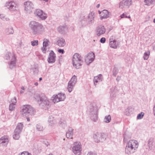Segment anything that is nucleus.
Segmentation results:
<instances>
[{
	"label": "nucleus",
	"instance_id": "obj_43",
	"mask_svg": "<svg viewBox=\"0 0 155 155\" xmlns=\"http://www.w3.org/2000/svg\"><path fill=\"white\" fill-rule=\"evenodd\" d=\"M49 43V41L46 39H45L44 40L43 42V46H45V47L48 45V43Z\"/></svg>",
	"mask_w": 155,
	"mask_h": 155
},
{
	"label": "nucleus",
	"instance_id": "obj_41",
	"mask_svg": "<svg viewBox=\"0 0 155 155\" xmlns=\"http://www.w3.org/2000/svg\"><path fill=\"white\" fill-rule=\"evenodd\" d=\"M0 18L5 21H8L9 20L8 18L6 17L3 14H0Z\"/></svg>",
	"mask_w": 155,
	"mask_h": 155
},
{
	"label": "nucleus",
	"instance_id": "obj_40",
	"mask_svg": "<svg viewBox=\"0 0 155 155\" xmlns=\"http://www.w3.org/2000/svg\"><path fill=\"white\" fill-rule=\"evenodd\" d=\"M14 54H12L10 52H8L5 54L4 58L6 60H9L10 59L11 57V56H12V55H13ZM12 57H11V58Z\"/></svg>",
	"mask_w": 155,
	"mask_h": 155
},
{
	"label": "nucleus",
	"instance_id": "obj_2",
	"mask_svg": "<svg viewBox=\"0 0 155 155\" xmlns=\"http://www.w3.org/2000/svg\"><path fill=\"white\" fill-rule=\"evenodd\" d=\"M138 143L135 140H130L127 143L125 149V153L127 154L133 153L135 152L136 150L138 148Z\"/></svg>",
	"mask_w": 155,
	"mask_h": 155
},
{
	"label": "nucleus",
	"instance_id": "obj_59",
	"mask_svg": "<svg viewBox=\"0 0 155 155\" xmlns=\"http://www.w3.org/2000/svg\"><path fill=\"white\" fill-rule=\"evenodd\" d=\"M27 120L28 121H29L30 120V119L29 118L27 117Z\"/></svg>",
	"mask_w": 155,
	"mask_h": 155
},
{
	"label": "nucleus",
	"instance_id": "obj_19",
	"mask_svg": "<svg viewBox=\"0 0 155 155\" xmlns=\"http://www.w3.org/2000/svg\"><path fill=\"white\" fill-rule=\"evenodd\" d=\"M110 13L107 10L104 9L102 11V13L100 15V18L101 20L106 19L109 17Z\"/></svg>",
	"mask_w": 155,
	"mask_h": 155
},
{
	"label": "nucleus",
	"instance_id": "obj_63",
	"mask_svg": "<svg viewBox=\"0 0 155 155\" xmlns=\"http://www.w3.org/2000/svg\"><path fill=\"white\" fill-rule=\"evenodd\" d=\"M23 93H24L23 91H20V93H21V94Z\"/></svg>",
	"mask_w": 155,
	"mask_h": 155
},
{
	"label": "nucleus",
	"instance_id": "obj_33",
	"mask_svg": "<svg viewBox=\"0 0 155 155\" xmlns=\"http://www.w3.org/2000/svg\"><path fill=\"white\" fill-rule=\"evenodd\" d=\"M36 130L38 131H43L44 130L43 127L40 124H37L35 126Z\"/></svg>",
	"mask_w": 155,
	"mask_h": 155
},
{
	"label": "nucleus",
	"instance_id": "obj_5",
	"mask_svg": "<svg viewBox=\"0 0 155 155\" xmlns=\"http://www.w3.org/2000/svg\"><path fill=\"white\" fill-rule=\"evenodd\" d=\"M35 110L34 108L30 105H25L22 108L21 113L23 116L32 115L34 113Z\"/></svg>",
	"mask_w": 155,
	"mask_h": 155
},
{
	"label": "nucleus",
	"instance_id": "obj_38",
	"mask_svg": "<svg viewBox=\"0 0 155 155\" xmlns=\"http://www.w3.org/2000/svg\"><path fill=\"white\" fill-rule=\"evenodd\" d=\"M111 117L110 115H107L105 116L104 120V121L106 123H108L110 121Z\"/></svg>",
	"mask_w": 155,
	"mask_h": 155
},
{
	"label": "nucleus",
	"instance_id": "obj_47",
	"mask_svg": "<svg viewBox=\"0 0 155 155\" xmlns=\"http://www.w3.org/2000/svg\"><path fill=\"white\" fill-rule=\"evenodd\" d=\"M115 97V92L114 91H111L110 92V97L112 99H113Z\"/></svg>",
	"mask_w": 155,
	"mask_h": 155
},
{
	"label": "nucleus",
	"instance_id": "obj_55",
	"mask_svg": "<svg viewBox=\"0 0 155 155\" xmlns=\"http://www.w3.org/2000/svg\"><path fill=\"white\" fill-rule=\"evenodd\" d=\"M153 112L155 116V102L154 105L153 107Z\"/></svg>",
	"mask_w": 155,
	"mask_h": 155
},
{
	"label": "nucleus",
	"instance_id": "obj_15",
	"mask_svg": "<svg viewBox=\"0 0 155 155\" xmlns=\"http://www.w3.org/2000/svg\"><path fill=\"white\" fill-rule=\"evenodd\" d=\"M105 32L106 29L103 25H99L96 28V34L98 36H100L104 34Z\"/></svg>",
	"mask_w": 155,
	"mask_h": 155
},
{
	"label": "nucleus",
	"instance_id": "obj_26",
	"mask_svg": "<svg viewBox=\"0 0 155 155\" xmlns=\"http://www.w3.org/2000/svg\"><path fill=\"white\" fill-rule=\"evenodd\" d=\"M148 148H147L149 150H151L153 148V138H150L149 139L148 141Z\"/></svg>",
	"mask_w": 155,
	"mask_h": 155
},
{
	"label": "nucleus",
	"instance_id": "obj_14",
	"mask_svg": "<svg viewBox=\"0 0 155 155\" xmlns=\"http://www.w3.org/2000/svg\"><path fill=\"white\" fill-rule=\"evenodd\" d=\"M95 16V13L93 11L91 12L88 14L87 16L88 25H92L94 24Z\"/></svg>",
	"mask_w": 155,
	"mask_h": 155
},
{
	"label": "nucleus",
	"instance_id": "obj_51",
	"mask_svg": "<svg viewBox=\"0 0 155 155\" xmlns=\"http://www.w3.org/2000/svg\"><path fill=\"white\" fill-rule=\"evenodd\" d=\"M87 155H97V154L96 153L91 151L88 153Z\"/></svg>",
	"mask_w": 155,
	"mask_h": 155
},
{
	"label": "nucleus",
	"instance_id": "obj_62",
	"mask_svg": "<svg viewBox=\"0 0 155 155\" xmlns=\"http://www.w3.org/2000/svg\"><path fill=\"white\" fill-rule=\"evenodd\" d=\"M42 79V78H39V81H41V80Z\"/></svg>",
	"mask_w": 155,
	"mask_h": 155
},
{
	"label": "nucleus",
	"instance_id": "obj_17",
	"mask_svg": "<svg viewBox=\"0 0 155 155\" xmlns=\"http://www.w3.org/2000/svg\"><path fill=\"white\" fill-rule=\"evenodd\" d=\"M25 10L27 12L31 11L33 8V5L32 3L30 1H27L24 3Z\"/></svg>",
	"mask_w": 155,
	"mask_h": 155
},
{
	"label": "nucleus",
	"instance_id": "obj_64",
	"mask_svg": "<svg viewBox=\"0 0 155 155\" xmlns=\"http://www.w3.org/2000/svg\"><path fill=\"white\" fill-rule=\"evenodd\" d=\"M127 18H130V15H129V16H127Z\"/></svg>",
	"mask_w": 155,
	"mask_h": 155
},
{
	"label": "nucleus",
	"instance_id": "obj_21",
	"mask_svg": "<svg viewBox=\"0 0 155 155\" xmlns=\"http://www.w3.org/2000/svg\"><path fill=\"white\" fill-rule=\"evenodd\" d=\"M56 44L59 47H64L66 45L65 40L62 38H58L57 40Z\"/></svg>",
	"mask_w": 155,
	"mask_h": 155
},
{
	"label": "nucleus",
	"instance_id": "obj_58",
	"mask_svg": "<svg viewBox=\"0 0 155 155\" xmlns=\"http://www.w3.org/2000/svg\"><path fill=\"white\" fill-rule=\"evenodd\" d=\"M102 12H101L100 11H98V12H99V14H100V15L102 13Z\"/></svg>",
	"mask_w": 155,
	"mask_h": 155
},
{
	"label": "nucleus",
	"instance_id": "obj_7",
	"mask_svg": "<svg viewBox=\"0 0 155 155\" xmlns=\"http://www.w3.org/2000/svg\"><path fill=\"white\" fill-rule=\"evenodd\" d=\"M72 151L75 155H81L82 151L81 143L79 141L74 142L72 145Z\"/></svg>",
	"mask_w": 155,
	"mask_h": 155
},
{
	"label": "nucleus",
	"instance_id": "obj_49",
	"mask_svg": "<svg viewBox=\"0 0 155 155\" xmlns=\"http://www.w3.org/2000/svg\"><path fill=\"white\" fill-rule=\"evenodd\" d=\"M126 114L128 116L130 115V109L129 108H127L126 109Z\"/></svg>",
	"mask_w": 155,
	"mask_h": 155
},
{
	"label": "nucleus",
	"instance_id": "obj_39",
	"mask_svg": "<svg viewBox=\"0 0 155 155\" xmlns=\"http://www.w3.org/2000/svg\"><path fill=\"white\" fill-rule=\"evenodd\" d=\"M150 52L149 51L144 53L143 57L144 60H147L149 58L150 55Z\"/></svg>",
	"mask_w": 155,
	"mask_h": 155
},
{
	"label": "nucleus",
	"instance_id": "obj_27",
	"mask_svg": "<svg viewBox=\"0 0 155 155\" xmlns=\"http://www.w3.org/2000/svg\"><path fill=\"white\" fill-rule=\"evenodd\" d=\"M58 124L60 127L63 128H65L67 126L66 121L64 119H61Z\"/></svg>",
	"mask_w": 155,
	"mask_h": 155
},
{
	"label": "nucleus",
	"instance_id": "obj_22",
	"mask_svg": "<svg viewBox=\"0 0 155 155\" xmlns=\"http://www.w3.org/2000/svg\"><path fill=\"white\" fill-rule=\"evenodd\" d=\"M103 79L102 75L101 74H99L98 76L94 77V84L95 86L97 84L101 82Z\"/></svg>",
	"mask_w": 155,
	"mask_h": 155
},
{
	"label": "nucleus",
	"instance_id": "obj_36",
	"mask_svg": "<svg viewBox=\"0 0 155 155\" xmlns=\"http://www.w3.org/2000/svg\"><path fill=\"white\" fill-rule=\"evenodd\" d=\"M130 137L128 135L127 133H125L124 134V142H127L128 140L130 139Z\"/></svg>",
	"mask_w": 155,
	"mask_h": 155
},
{
	"label": "nucleus",
	"instance_id": "obj_34",
	"mask_svg": "<svg viewBox=\"0 0 155 155\" xmlns=\"http://www.w3.org/2000/svg\"><path fill=\"white\" fill-rule=\"evenodd\" d=\"M77 81V78L74 75L71 78L69 82L72 83L75 85Z\"/></svg>",
	"mask_w": 155,
	"mask_h": 155
},
{
	"label": "nucleus",
	"instance_id": "obj_4",
	"mask_svg": "<svg viewBox=\"0 0 155 155\" xmlns=\"http://www.w3.org/2000/svg\"><path fill=\"white\" fill-rule=\"evenodd\" d=\"M37 99L39 104L40 107L43 108H48L50 105V102L49 99L45 96H37Z\"/></svg>",
	"mask_w": 155,
	"mask_h": 155
},
{
	"label": "nucleus",
	"instance_id": "obj_45",
	"mask_svg": "<svg viewBox=\"0 0 155 155\" xmlns=\"http://www.w3.org/2000/svg\"><path fill=\"white\" fill-rule=\"evenodd\" d=\"M31 43L32 45L34 46L38 45V41L37 40H34L33 41H31Z\"/></svg>",
	"mask_w": 155,
	"mask_h": 155
},
{
	"label": "nucleus",
	"instance_id": "obj_20",
	"mask_svg": "<svg viewBox=\"0 0 155 155\" xmlns=\"http://www.w3.org/2000/svg\"><path fill=\"white\" fill-rule=\"evenodd\" d=\"M110 47L113 48H116L119 45V42L115 40L110 38L109 40Z\"/></svg>",
	"mask_w": 155,
	"mask_h": 155
},
{
	"label": "nucleus",
	"instance_id": "obj_25",
	"mask_svg": "<svg viewBox=\"0 0 155 155\" xmlns=\"http://www.w3.org/2000/svg\"><path fill=\"white\" fill-rule=\"evenodd\" d=\"M48 122L49 125L51 126H53L56 123L54 118L52 116H51L49 117Z\"/></svg>",
	"mask_w": 155,
	"mask_h": 155
},
{
	"label": "nucleus",
	"instance_id": "obj_30",
	"mask_svg": "<svg viewBox=\"0 0 155 155\" xmlns=\"http://www.w3.org/2000/svg\"><path fill=\"white\" fill-rule=\"evenodd\" d=\"M21 132L15 130L13 137L15 140H18L20 137V134Z\"/></svg>",
	"mask_w": 155,
	"mask_h": 155
},
{
	"label": "nucleus",
	"instance_id": "obj_48",
	"mask_svg": "<svg viewBox=\"0 0 155 155\" xmlns=\"http://www.w3.org/2000/svg\"><path fill=\"white\" fill-rule=\"evenodd\" d=\"M127 14L126 13H123L122 15H120V17L121 18H127Z\"/></svg>",
	"mask_w": 155,
	"mask_h": 155
},
{
	"label": "nucleus",
	"instance_id": "obj_8",
	"mask_svg": "<svg viewBox=\"0 0 155 155\" xmlns=\"http://www.w3.org/2000/svg\"><path fill=\"white\" fill-rule=\"evenodd\" d=\"M93 138L95 142H102L106 140V136L104 134L97 132L94 134Z\"/></svg>",
	"mask_w": 155,
	"mask_h": 155
},
{
	"label": "nucleus",
	"instance_id": "obj_10",
	"mask_svg": "<svg viewBox=\"0 0 155 155\" xmlns=\"http://www.w3.org/2000/svg\"><path fill=\"white\" fill-rule=\"evenodd\" d=\"M5 7L7 8L10 11H14L17 10V5L16 3L13 1L6 2L5 5Z\"/></svg>",
	"mask_w": 155,
	"mask_h": 155
},
{
	"label": "nucleus",
	"instance_id": "obj_37",
	"mask_svg": "<svg viewBox=\"0 0 155 155\" xmlns=\"http://www.w3.org/2000/svg\"><path fill=\"white\" fill-rule=\"evenodd\" d=\"M80 23L82 26H85L88 25L87 21L86 18H84L80 22Z\"/></svg>",
	"mask_w": 155,
	"mask_h": 155
},
{
	"label": "nucleus",
	"instance_id": "obj_44",
	"mask_svg": "<svg viewBox=\"0 0 155 155\" xmlns=\"http://www.w3.org/2000/svg\"><path fill=\"white\" fill-rule=\"evenodd\" d=\"M144 115V113L143 112H141V113L138 114L137 117V118L138 119H141L143 118Z\"/></svg>",
	"mask_w": 155,
	"mask_h": 155
},
{
	"label": "nucleus",
	"instance_id": "obj_42",
	"mask_svg": "<svg viewBox=\"0 0 155 155\" xmlns=\"http://www.w3.org/2000/svg\"><path fill=\"white\" fill-rule=\"evenodd\" d=\"M118 72V69L116 67H114L112 71L113 76L116 77Z\"/></svg>",
	"mask_w": 155,
	"mask_h": 155
},
{
	"label": "nucleus",
	"instance_id": "obj_12",
	"mask_svg": "<svg viewBox=\"0 0 155 155\" xmlns=\"http://www.w3.org/2000/svg\"><path fill=\"white\" fill-rule=\"evenodd\" d=\"M95 55L92 52H90L85 57V62L87 65H88L93 61Z\"/></svg>",
	"mask_w": 155,
	"mask_h": 155
},
{
	"label": "nucleus",
	"instance_id": "obj_24",
	"mask_svg": "<svg viewBox=\"0 0 155 155\" xmlns=\"http://www.w3.org/2000/svg\"><path fill=\"white\" fill-rule=\"evenodd\" d=\"M16 102V99L15 97L11 100L10 104L9 105V110H10L11 111L14 110L15 108V105Z\"/></svg>",
	"mask_w": 155,
	"mask_h": 155
},
{
	"label": "nucleus",
	"instance_id": "obj_9",
	"mask_svg": "<svg viewBox=\"0 0 155 155\" xmlns=\"http://www.w3.org/2000/svg\"><path fill=\"white\" fill-rule=\"evenodd\" d=\"M65 98V96L64 94L60 93L56 95H54L52 97L51 100L53 102L55 103L60 101H63Z\"/></svg>",
	"mask_w": 155,
	"mask_h": 155
},
{
	"label": "nucleus",
	"instance_id": "obj_11",
	"mask_svg": "<svg viewBox=\"0 0 155 155\" xmlns=\"http://www.w3.org/2000/svg\"><path fill=\"white\" fill-rule=\"evenodd\" d=\"M132 3V0H122L119 3V7L121 8H128Z\"/></svg>",
	"mask_w": 155,
	"mask_h": 155
},
{
	"label": "nucleus",
	"instance_id": "obj_23",
	"mask_svg": "<svg viewBox=\"0 0 155 155\" xmlns=\"http://www.w3.org/2000/svg\"><path fill=\"white\" fill-rule=\"evenodd\" d=\"M74 129L71 127H69L66 133V136L68 138L72 139L73 135Z\"/></svg>",
	"mask_w": 155,
	"mask_h": 155
},
{
	"label": "nucleus",
	"instance_id": "obj_32",
	"mask_svg": "<svg viewBox=\"0 0 155 155\" xmlns=\"http://www.w3.org/2000/svg\"><path fill=\"white\" fill-rule=\"evenodd\" d=\"M74 85L75 84L72 83H71L69 82H68L67 89L68 91L69 92H71L72 91L73 88V87H74Z\"/></svg>",
	"mask_w": 155,
	"mask_h": 155
},
{
	"label": "nucleus",
	"instance_id": "obj_35",
	"mask_svg": "<svg viewBox=\"0 0 155 155\" xmlns=\"http://www.w3.org/2000/svg\"><path fill=\"white\" fill-rule=\"evenodd\" d=\"M8 142V139H4L3 137H2L0 139V144H3L5 143V145H7Z\"/></svg>",
	"mask_w": 155,
	"mask_h": 155
},
{
	"label": "nucleus",
	"instance_id": "obj_57",
	"mask_svg": "<svg viewBox=\"0 0 155 155\" xmlns=\"http://www.w3.org/2000/svg\"><path fill=\"white\" fill-rule=\"evenodd\" d=\"M100 6V4H97V6H96V7L97 8H98Z\"/></svg>",
	"mask_w": 155,
	"mask_h": 155
},
{
	"label": "nucleus",
	"instance_id": "obj_31",
	"mask_svg": "<svg viewBox=\"0 0 155 155\" xmlns=\"http://www.w3.org/2000/svg\"><path fill=\"white\" fill-rule=\"evenodd\" d=\"M23 127V124L21 123H18L15 129V130L21 132Z\"/></svg>",
	"mask_w": 155,
	"mask_h": 155
},
{
	"label": "nucleus",
	"instance_id": "obj_50",
	"mask_svg": "<svg viewBox=\"0 0 155 155\" xmlns=\"http://www.w3.org/2000/svg\"><path fill=\"white\" fill-rule=\"evenodd\" d=\"M106 41V38H105L103 37L101 38L100 40V42L102 43H104Z\"/></svg>",
	"mask_w": 155,
	"mask_h": 155
},
{
	"label": "nucleus",
	"instance_id": "obj_18",
	"mask_svg": "<svg viewBox=\"0 0 155 155\" xmlns=\"http://www.w3.org/2000/svg\"><path fill=\"white\" fill-rule=\"evenodd\" d=\"M56 55L53 51L50 52L48 59V61L49 63H53L55 61Z\"/></svg>",
	"mask_w": 155,
	"mask_h": 155
},
{
	"label": "nucleus",
	"instance_id": "obj_53",
	"mask_svg": "<svg viewBox=\"0 0 155 155\" xmlns=\"http://www.w3.org/2000/svg\"><path fill=\"white\" fill-rule=\"evenodd\" d=\"M58 52L60 53L63 54L64 52V50L63 49H59L58 50Z\"/></svg>",
	"mask_w": 155,
	"mask_h": 155
},
{
	"label": "nucleus",
	"instance_id": "obj_61",
	"mask_svg": "<svg viewBox=\"0 0 155 155\" xmlns=\"http://www.w3.org/2000/svg\"><path fill=\"white\" fill-rule=\"evenodd\" d=\"M21 89H22V90H24L25 87H21Z\"/></svg>",
	"mask_w": 155,
	"mask_h": 155
},
{
	"label": "nucleus",
	"instance_id": "obj_28",
	"mask_svg": "<svg viewBox=\"0 0 155 155\" xmlns=\"http://www.w3.org/2000/svg\"><path fill=\"white\" fill-rule=\"evenodd\" d=\"M14 32L13 28L11 26H9L8 28H6L5 29V32L7 35L12 34Z\"/></svg>",
	"mask_w": 155,
	"mask_h": 155
},
{
	"label": "nucleus",
	"instance_id": "obj_60",
	"mask_svg": "<svg viewBox=\"0 0 155 155\" xmlns=\"http://www.w3.org/2000/svg\"><path fill=\"white\" fill-rule=\"evenodd\" d=\"M35 85L37 86L38 84V83L37 82H36L35 83Z\"/></svg>",
	"mask_w": 155,
	"mask_h": 155
},
{
	"label": "nucleus",
	"instance_id": "obj_52",
	"mask_svg": "<svg viewBox=\"0 0 155 155\" xmlns=\"http://www.w3.org/2000/svg\"><path fill=\"white\" fill-rule=\"evenodd\" d=\"M46 48L45 47V46H43L41 48V50L42 51L43 53H45L46 52Z\"/></svg>",
	"mask_w": 155,
	"mask_h": 155
},
{
	"label": "nucleus",
	"instance_id": "obj_3",
	"mask_svg": "<svg viewBox=\"0 0 155 155\" xmlns=\"http://www.w3.org/2000/svg\"><path fill=\"white\" fill-rule=\"evenodd\" d=\"M83 58L78 53H75L72 57V64L73 66L76 69L79 68L83 63Z\"/></svg>",
	"mask_w": 155,
	"mask_h": 155
},
{
	"label": "nucleus",
	"instance_id": "obj_6",
	"mask_svg": "<svg viewBox=\"0 0 155 155\" xmlns=\"http://www.w3.org/2000/svg\"><path fill=\"white\" fill-rule=\"evenodd\" d=\"M88 110L91 120L94 122H96L97 120V108L93 106H91Z\"/></svg>",
	"mask_w": 155,
	"mask_h": 155
},
{
	"label": "nucleus",
	"instance_id": "obj_56",
	"mask_svg": "<svg viewBox=\"0 0 155 155\" xmlns=\"http://www.w3.org/2000/svg\"><path fill=\"white\" fill-rule=\"evenodd\" d=\"M152 0H144L145 2L146 3H147L148 1L150 2L151 3H152L151 2Z\"/></svg>",
	"mask_w": 155,
	"mask_h": 155
},
{
	"label": "nucleus",
	"instance_id": "obj_1",
	"mask_svg": "<svg viewBox=\"0 0 155 155\" xmlns=\"http://www.w3.org/2000/svg\"><path fill=\"white\" fill-rule=\"evenodd\" d=\"M29 27L34 35H41L45 32L44 26L41 23L35 21H31L29 23Z\"/></svg>",
	"mask_w": 155,
	"mask_h": 155
},
{
	"label": "nucleus",
	"instance_id": "obj_46",
	"mask_svg": "<svg viewBox=\"0 0 155 155\" xmlns=\"http://www.w3.org/2000/svg\"><path fill=\"white\" fill-rule=\"evenodd\" d=\"M18 155H31L27 151H24L21 153H19Z\"/></svg>",
	"mask_w": 155,
	"mask_h": 155
},
{
	"label": "nucleus",
	"instance_id": "obj_29",
	"mask_svg": "<svg viewBox=\"0 0 155 155\" xmlns=\"http://www.w3.org/2000/svg\"><path fill=\"white\" fill-rule=\"evenodd\" d=\"M66 29L67 26L66 25L60 26L57 28L58 31L61 34L63 33Z\"/></svg>",
	"mask_w": 155,
	"mask_h": 155
},
{
	"label": "nucleus",
	"instance_id": "obj_54",
	"mask_svg": "<svg viewBox=\"0 0 155 155\" xmlns=\"http://www.w3.org/2000/svg\"><path fill=\"white\" fill-rule=\"evenodd\" d=\"M120 78H121L120 77L118 76H117V77L116 80L117 81H119L120 80Z\"/></svg>",
	"mask_w": 155,
	"mask_h": 155
},
{
	"label": "nucleus",
	"instance_id": "obj_16",
	"mask_svg": "<svg viewBox=\"0 0 155 155\" xmlns=\"http://www.w3.org/2000/svg\"><path fill=\"white\" fill-rule=\"evenodd\" d=\"M9 68L12 69L15 68L16 67V58L14 54L12 55L11 60L8 62Z\"/></svg>",
	"mask_w": 155,
	"mask_h": 155
},
{
	"label": "nucleus",
	"instance_id": "obj_13",
	"mask_svg": "<svg viewBox=\"0 0 155 155\" xmlns=\"http://www.w3.org/2000/svg\"><path fill=\"white\" fill-rule=\"evenodd\" d=\"M35 15L42 20H45L47 17V15L42 10L36 9L35 12Z\"/></svg>",
	"mask_w": 155,
	"mask_h": 155
}]
</instances>
